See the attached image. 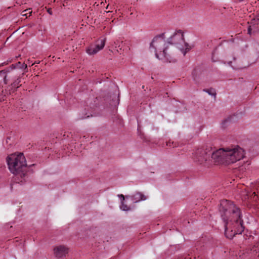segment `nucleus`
I'll list each match as a JSON object with an SVG mask.
<instances>
[{
	"label": "nucleus",
	"mask_w": 259,
	"mask_h": 259,
	"mask_svg": "<svg viewBox=\"0 0 259 259\" xmlns=\"http://www.w3.org/2000/svg\"><path fill=\"white\" fill-rule=\"evenodd\" d=\"M244 152L242 148L235 146L226 149H220L215 151L197 149L194 154L193 158L200 164L210 161L214 164H230L241 160L244 157Z\"/></svg>",
	"instance_id": "obj_1"
},
{
	"label": "nucleus",
	"mask_w": 259,
	"mask_h": 259,
	"mask_svg": "<svg viewBox=\"0 0 259 259\" xmlns=\"http://www.w3.org/2000/svg\"><path fill=\"white\" fill-rule=\"evenodd\" d=\"M221 217L225 223L226 236L232 239L235 234H240L244 230L243 222L240 210L234 203L225 200L220 203Z\"/></svg>",
	"instance_id": "obj_2"
},
{
	"label": "nucleus",
	"mask_w": 259,
	"mask_h": 259,
	"mask_svg": "<svg viewBox=\"0 0 259 259\" xmlns=\"http://www.w3.org/2000/svg\"><path fill=\"white\" fill-rule=\"evenodd\" d=\"M7 161L10 170L16 175L15 180L18 183L23 182V180H25L27 166L23 154H12L8 157Z\"/></svg>",
	"instance_id": "obj_3"
},
{
	"label": "nucleus",
	"mask_w": 259,
	"mask_h": 259,
	"mask_svg": "<svg viewBox=\"0 0 259 259\" xmlns=\"http://www.w3.org/2000/svg\"><path fill=\"white\" fill-rule=\"evenodd\" d=\"M164 34L155 36L153 39L150 45V51L154 52L155 56L159 59H165L169 62L174 61L171 56L169 46L164 47L165 41Z\"/></svg>",
	"instance_id": "obj_4"
},
{
	"label": "nucleus",
	"mask_w": 259,
	"mask_h": 259,
	"mask_svg": "<svg viewBox=\"0 0 259 259\" xmlns=\"http://www.w3.org/2000/svg\"><path fill=\"white\" fill-rule=\"evenodd\" d=\"M167 43L170 45L169 51L174 61L175 60L174 59V56L176 53L175 52L176 50L181 52L184 56L190 50L189 45L184 40V33L181 30L177 31L168 38Z\"/></svg>",
	"instance_id": "obj_5"
},
{
	"label": "nucleus",
	"mask_w": 259,
	"mask_h": 259,
	"mask_svg": "<svg viewBox=\"0 0 259 259\" xmlns=\"http://www.w3.org/2000/svg\"><path fill=\"white\" fill-rule=\"evenodd\" d=\"M16 73L11 68L8 67L0 71V76L3 78L5 84H7L13 81Z\"/></svg>",
	"instance_id": "obj_6"
},
{
	"label": "nucleus",
	"mask_w": 259,
	"mask_h": 259,
	"mask_svg": "<svg viewBox=\"0 0 259 259\" xmlns=\"http://www.w3.org/2000/svg\"><path fill=\"white\" fill-rule=\"evenodd\" d=\"M248 32L249 35H251L255 32L259 31V14L255 18L252 19L250 22H248Z\"/></svg>",
	"instance_id": "obj_7"
},
{
	"label": "nucleus",
	"mask_w": 259,
	"mask_h": 259,
	"mask_svg": "<svg viewBox=\"0 0 259 259\" xmlns=\"http://www.w3.org/2000/svg\"><path fill=\"white\" fill-rule=\"evenodd\" d=\"M20 82V77L16 74L11 84L8 86L7 89H6V94L10 95L12 93H14L16 91V89L21 86V84H19Z\"/></svg>",
	"instance_id": "obj_8"
},
{
	"label": "nucleus",
	"mask_w": 259,
	"mask_h": 259,
	"mask_svg": "<svg viewBox=\"0 0 259 259\" xmlns=\"http://www.w3.org/2000/svg\"><path fill=\"white\" fill-rule=\"evenodd\" d=\"M106 38L101 39L95 46H91L87 50L88 54L92 55L96 54L105 46Z\"/></svg>",
	"instance_id": "obj_9"
},
{
	"label": "nucleus",
	"mask_w": 259,
	"mask_h": 259,
	"mask_svg": "<svg viewBox=\"0 0 259 259\" xmlns=\"http://www.w3.org/2000/svg\"><path fill=\"white\" fill-rule=\"evenodd\" d=\"M54 253L57 257H61L68 253V249L64 245H60L54 248Z\"/></svg>",
	"instance_id": "obj_10"
},
{
	"label": "nucleus",
	"mask_w": 259,
	"mask_h": 259,
	"mask_svg": "<svg viewBox=\"0 0 259 259\" xmlns=\"http://www.w3.org/2000/svg\"><path fill=\"white\" fill-rule=\"evenodd\" d=\"M146 198V197L144 195L140 192H138L133 195L132 200L135 202H137L140 200H145Z\"/></svg>",
	"instance_id": "obj_11"
},
{
	"label": "nucleus",
	"mask_w": 259,
	"mask_h": 259,
	"mask_svg": "<svg viewBox=\"0 0 259 259\" xmlns=\"http://www.w3.org/2000/svg\"><path fill=\"white\" fill-rule=\"evenodd\" d=\"M10 68H11V69L12 70H13V69H15L16 68H20V69H23L25 71H27V65L25 64L24 63H21V62H18V63H16V65L12 64L10 67Z\"/></svg>",
	"instance_id": "obj_12"
},
{
	"label": "nucleus",
	"mask_w": 259,
	"mask_h": 259,
	"mask_svg": "<svg viewBox=\"0 0 259 259\" xmlns=\"http://www.w3.org/2000/svg\"><path fill=\"white\" fill-rule=\"evenodd\" d=\"M233 117H229L225 119L222 123V126L225 128L228 125V123L230 122Z\"/></svg>",
	"instance_id": "obj_13"
},
{
	"label": "nucleus",
	"mask_w": 259,
	"mask_h": 259,
	"mask_svg": "<svg viewBox=\"0 0 259 259\" xmlns=\"http://www.w3.org/2000/svg\"><path fill=\"white\" fill-rule=\"evenodd\" d=\"M251 251L254 254H255L259 252V243H256L254 245L251 249Z\"/></svg>",
	"instance_id": "obj_14"
},
{
	"label": "nucleus",
	"mask_w": 259,
	"mask_h": 259,
	"mask_svg": "<svg viewBox=\"0 0 259 259\" xmlns=\"http://www.w3.org/2000/svg\"><path fill=\"white\" fill-rule=\"evenodd\" d=\"M31 13L32 11H30V9H27L22 12V15L23 16H25L27 18L31 15Z\"/></svg>",
	"instance_id": "obj_15"
},
{
	"label": "nucleus",
	"mask_w": 259,
	"mask_h": 259,
	"mask_svg": "<svg viewBox=\"0 0 259 259\" xmlns=\"http://www.w3.org/2000/svg\"><path fill=\"white\" fill-rule=\"evenodd\" d=\"M120 207L121 209L124 211L128 210L130 209V207L128 206L126 204H125L123 201L121 202V204Z\"/></svg>",
	"instance_id": "obj_16"
},
{
	"label": "nucleus",
	"mask_w": 259,
	"mask_h": 259,
	"mask_svg": "<svg viewBox=\"0 0 259 259\" xmlns=\"http://www.w3.org/2000/svg\"><path fill=\"white\" fill-rule=\"evenodd\" d=\"M204 91L205 92L208 93V94H209L211 96L215 95V91L213 89H210V90L206 89V90H204Z\"/></svg>",
	"instance_id": "obj_17"
},
{
	"label": "nucleus",
	"mask_w": 259,
	"mask_h": 259,
	"mask_svg": "<svg viewBox=\"0 0 259 259\" xmlns=\"http://www.w3.org/2000/svg\"><path fill=\"white\" fill-rule=\"evenodd\" d=\"M166 146L169 147H175L177 146V144L174 142H170V141L166 142Z\"/></svg>",
	"instance_id": "obj_18"
},
{
	"label": "nucleus",
	"mask_w": 259,
	"mask_h": 259,
	"mask_svg": "<svg viewBox=\"0 0 259 259\" xmlns=\"http://www.w3.org/2000/svg\"><path fill=\"white\" fill-rule=\"evenodd\" d=\"M90 116H92L93 115L92 114H89V115H87L86 116H82L81 117L82 119H83V118H88V117H89Z\"/></svg>",
	"instance_id": "obj_19"
},
{
	"label": "nucleus",
	"mask_w": 259,
	"mask_h": 259,
	"mask_svg": "<svg viewBox=\"0 0 259 259\" xmlns=\"http://www.w3.org/2000/svg\"><path fill=\"white\" fill-rule=\"evenodd\" d=\"M119 197H121L122 198V201H123L124 200V196L123 195L121 194V195H119Z\"/></svg>",
	"instance_id": "obj_20"
},
{
	"label": "nucleus",
	"mask_w": 259,
	"mask_h": 259,
	"mask_svg": "<svg viewBox=\"0 0 259 259\" xmlns=\"http://www.w3.org/2000/svg\"><path fill=\"white\" fill-rule=\"evenodd\" d=\"M48 12L50 14H51V15H52V10H51V9H49L48 10Z\"/></svg>",
	"instance_id": "obj_21"
},
{
	"label": "nucleus",
	"mask_w": 259,
	"mask_h": 259,
	"mask_svg": "<svg viewBox=\"0 0 259 259\" xmlns=\"http://www.w3.org/2000/svg\"><path fill=\"white\" fill-rule=\"evenodd\" d=\"M8 140H10V138H7V142H8Z\"/></svg>",
	"instance_id": "obj_22"
},
{
	"label": "nucleus",
	"mask_w": 259,
	"mask_h": 259,
	"mask_svg": "<svg viewBox=\"0 0 259 259\" xmlns=\"http://www.w3.org/2000/svg\"><path fill=\"white\" fill-rule=\"evenodd\" d=\"M240 170H243V167H242H242H240Z\"/></svg>",
	"instance_id": "obj_23"
}]
</instances>
